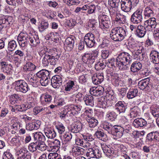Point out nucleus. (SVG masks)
<instances>
[{"mask_svg": "<svg viewBox=\"0 0 159 159\" xmlns=\"http://www.w3.org/2000/svg\"><path fill=\"white\" fill-rule=\"evenodd\" d=\"M132 56L128 52H122L119 53L116 60L113 58L109 60L111 66L117 67L121 70H126L132 62Z\"/></svg>", "mask_w": 159, "mask_h": 159, "instance_id": "1", "label": "nucleus"}, {"mask_svg": "<svg viewBox=\"0 0 159 159\" xmlns=\"http://www.w3.org/2000/svg\"><path fill=\"white\" fill-rule=\"evenodd\" d=\"M60 54L58 52L56 49H47L46 52L42 60L43 66H46L49 64L55 65L58 61Z\"/></svg>", "mask_w": 159, "mask_h": 159, "instance_id": "2", "label": "nucleus"}, {"mask_svg": "<svg viewBox=\"0 0 159 159\" xmlns=\"http://www.w3.org/2000/svg\"><path fill=\"white\" fill-rule=\"evenodd\" d=\"M127 33L126 29L122 27H117L111 30L110 37L115 41H121L126 36Z\"/></svg>", "mask_w": 159, "mask_h": 159, "instance_id": "3", "label": "nucleus"}, {"mask_svg": "<svg viewBox=\"0 0 159 159\" xmlns=\"http://www.w3.org/2000/svg\"><path fill=\"white\" fill-rule=\"evenodd\" d=\"M50 73L49 71L46 70H42L36 74V76L39 79V82L43 86H47L49 82L48 79Z\"/></svg>", "mask_w": 159, "mask_h": 159, "instance_id": "4", "label": "nucleus"}, {"mask_svg": "<svg viewBox=\"0 0 159 159\" xmlns=\"http://www.w3.org/2000/svg\"><path fill=\"white\" fill-rule=\"evenodd\" d=\"M13 84L17 92L25 93L30 89L27 84L23 80L16 81Z\"/></svg>", "mask_w": 159, "mask_h": 159, "instance_id": "5", "label": "nucleus"}, {"mask_svg": "<svg viewBox=\"0 0 159 159\" xmlns=\"http://www.w3.org/2000/svg\"><path fill=\"white\" fill-rule=\"evenodd\" d=\"M143 20L142 10L138 9L131 16L130 21L134 24H138L141 23Z\"/></svg>", "mask_w": 159, "mask_h": 159, "instance_id": "6", "label": "nucleus"}, {"mask_svg": "<svg viewBox=\"0 0 159 159\" xmlns=\"http://www.w3.org/2000/svg\"><path fill=\"white\" fill-rule=\"evenodd\" d=\"M17 39L20 46L22 47L30 43V36L26 33L21 32L18 36Z\"/></svg>", "mask_w": 159, "mask_h": 159, "instance_id": "7", "label": "nucleus"}, {"mask_svg": "<svg viewBox=\"0 0 159 159\" xmlns=\"http://www.w3.org/2000/svg\"><path fill=\"white\" fill-rule=\"evenodd\" d=\"M99 26L102 29L109 28L111 21L108 16L106 15H100L98 17Z\"/></svg>", "mask_w": 159, "mask_h": 159, "instance_id": "8", "label": "nucleus"}, {"mask_svg": "<svg viewBox=\"0 0 159 159\" xmlns=\"http://www.w3.org/2000/svg\"><path fill=\"white\" fill-rule=\"evenodd\" d=\"M84 41L86 46L89 48L93 47L95 43L94 35L91 33H88L85 36Z\"/></svg>", "mask_w": 159, "mask_h": 159, "instance_id": "9", "label": "nucleus"}, {"mask_svg": "<svg viewBox=\"0 0 159 159\" xmlns=\"http://www.w3.org/2000/svg\"><path fill=\"white\" fill-rule=\"evenodd\" d=\"M120 3L121 9L122 11L128 12L131 10L132 5L130 0H121Z\"/></svg>", "mask_w": 159, "mask_h": 159, "instance_id": "10", "label": "nucleus"}, {"mask_svg": "<svg viewBox=\"0 0 159 159\" xmlns=\"http://www.w3.org/2000/svg\"><path fill=\"white\" fill-rule=\"evenodd\" d=\"M62 81L61 77L58 75L53 76L51 80L52 86L54 88L58 89L61 85Z\"/></svg>", "mask_w": 159, "mask_h": 159, "instance_id": "11", "label": "nucleus"}, {"mask_svg": "<svg viewBox=\"0 0 159 159\" xmlns=\"http://www.w3.org/2000/svg\"><path fill=\"white\" fill-rule=\"evenodd\" d=\"M127 108V105L124 101H119L115 104V109L119 114L125 112Z\"/></svg>", "mask_w": 159, "mask_h": 159, "instance_id": "12", "label": "nucleus"}, {"mask_svg": "<svg viewBox=\"0 0 159 159\" xmlns=\"http://www.w3.org/2000/svg\"><path fill=\"white\" fill-rule=\"evenodd\" d=\"M16 154L19 156L17 159H31V154L27 150H18Z\"/></svg>", "mask_w": 159, "mask_h": 159, "instance_id": "13", "label": "nucleus"}, {"mask_svg": "<svg viewBox=\"0 0 159 159\" xmlns=\"http://www.w3.org/2000/svg\"><path fill=\"white\" fill-rule=\"evenodd\" d=\"M104 91V88L101 86L97 87H93L90 89V93L91 95L94 96H102Z\"/></svg>", "mask_w": 159, "mask_h": 159, "instance_id": "14", "label": "nucleus"}, {"mask_svg": "<svg viewBox=\"0 0 159 159\" xmlns=\"http://www.w3.org/2000/svg\"><path fill=\"white\" fill-rule=\"evenodd\" d=\"M12 17L11 16H8L7 18L3 16H1L0 17V24L3 28L8 27L12 23Z\"/></svg>", "mask_w": 159, "mask_h": 159, "instance_id": "15", "label": "nucleus"}, {"mask_svg": "<svg viewBox=\"0 0 159 159\" xmlns=\"http://www.w3.org/2000/svg\"><path fill=\"white\" fill-rule=\"evenodd\" d=\"M41 121L38 120H34L33 122L28 123L26 125V129L28 130L38 129L41 125Z\"/></svg>", "mask_w": 159, "mask_h": 159, "instance_id": "16", "label": "nucleus"}, {"mask_svg": "<svg viewBox=\"0 0 159 159\" xmlns=\"http://www.w3.org/2000/svg\"><path fill=\"white\" fill-rule=\"evenodd\" d=\"M75 41L73 38L69 37L66 39L64 44V48L67 51L71 50L73 48Z\"/></svg>", "mask_w": 159, "mask_h": 159, "instance_id": "17", "label": "nucleus"}, {"mask_svg": "<svg viewBox=\"0 0 159 159\" xmlns=\"http://www.w3.org/2000/svg\"><path fill=\"white\" fill-rule=\"evenodd\" d=\"M52 99V96L47 93L42 94L40 97L41 103L43 105L50 103Z\"/></svg>", "mask_w": 159, "mask_h": 159, "instance_id": "18", "label": "nucleus"}, {"mask_svg": "<svg viewBox=\"0 0 159 159\" xmlns=\"http://www.w3.org/2000/svg\"><path fill=\"white\" fill-rule=\"evenodd\" d=\"M103 74V73H98L94 75L92 77L93 83L97 85L101 84L104 80Z\"/></svg>", "mask_w": 159, "mask_h": 159, "instance_id": "19", "label": "nucleus"}, {"mask_svg": "<svg viewBox=\"0 0 159 159\" xmlns=\"http://www.w3.org/2000/svg\"><path fill=\"white\" fill-rule=\"evenodd\" d=\"M150 81V79L149 77L139 81L138 84L139 88L141 90H143L149 87V85Z\"/></svg>", "mask_w": 159, "mask_h": 159, "instance_id": "20", "label": "nucleus"}, {"mask_svg": "<svg viewBox=\"0 0 159 159\" xmlns=\"http://www.w3.org/2000/svg\"><path fill=\"white\" fill-rule=\"evenodd\" d=\"M146 33L145 27L142 25H139V27L134 34L136 36L141 38L144 37Z\"/></svg>", "mask_w": 159, "mask_h": 159, "instance_id": "21", "label": "nucleus"}, {"mask_svg": "<svg viewBox=\"0 0 159 159\" xmlns=\"http://www.w3.org/2000/svg\"><path fill=\"white\" fill-rule=\"evenodd\" d=\"M150 59L154 64L159 63V53L155 51H152L150 54Z\"/></svg>", "mask_w": 159, "mask_h": 159, "instance_id": "22", "label": "nucleus"}, {"mask_svg": "<svg viewBox=\"0 0 159 159\" xmlns=\"http://www.w3.org/2000/svg\"><path fill=\"white\" fill-rule=\"evenodd\" d=\"M82 128V123L80 122H77L71 125V131L73 133H77L81 130Z\"/></svg>", "mask_w": 159, "mask_h": 159, "instance_id": "23", "label": "nucleus"}, {"mask_svg": "<svg viewBox=\"0 0 159 159\" xmlns=\"http://www.w3.org/2000/svg\"><path fill=\"white\" fill-rule=\"evenodd\" d=\"M139 49H137L135 52L134 55L137 60L140 61H143L145 57V53L143 51L144 50L143 47H139Z\"/></svg>", "mask_w": 159, "mask_h": 159, "instance_id": "24", "label": "nucleus"}, {"mask_svg": "<svg viewBox=\"0 0 159 159\" xmlns=\"http://www.w3.org/2000/svg\"><path fill=\"white\" fill-rule=\"evenodd\" d=\"M147 121L143 118H137L133 121V124L136 128L142 127L146 125Z\"/></svg>", "mask_w": 159, "mask_h": 159, "instance_id": "25", "label": "nucleus"}, {"mask_svg": "<svg viewBox=\"0 0 159 159\" xmlns=\"http://www.w3.org/2000/svg\"><path fill=\"white\" fill-rule=\"evenodd\" d=\"M83 100L86 105L91 107L94 105L93 98L91 95L86 94L83 97Z\"/></svg>", "mask_w": 159, "mask_h": 159, "instance_id": "26", "label": "nucleus"}, {"mask_svg": "<svg viewBox=\"0 0 159 159\" xmlns=\"http://www.w3.org/2000/svg\"><path fill=\"white\" fill-rule=\"evenodd\" d=\"M82 60L87 64H93L95 61V58L90 54L85 53L82 56Z\"/></svg>", "mask_w": 159, "mask_h": 159, "instance_id": "27", "label": "nucleus"}, {"mask_svg": "<svg viewBox=\"0 0 159 159\" xmlns=\"http://www.w3.org/2000/svg\"><path fill=\"white\" fill-rule=\"evenodd\" d=\"M142 64L139 61H135L132 63L130 67V70L132 72L135 73L139 71L142 68Z\"/></svg>", "mask_w": 159, "mask_h": 159, "instance_id": "28", "label": "nucleus"}, {"mask_svg": "<svg viewBox=\"0 0 159 159\" xmlns=\"http://www.w3.org/2000/svg\"><path fill=\"white\" fill-rule=\"evenodd\" d=\"M144 24L149 29L155 28L157 25L156 19L155 18H151L145 21Z\"/></svg>", "mask_w": 159, "mask_h": 159, "instance_id": "29", "label": "nucleus"}, {"mask_svg": "<svg viewBox=\"0 0 159 159\" xmlns=\"http://www.w3.org/2000/svg\"><path fill=\"white\" fill-rule=\"evenodd\" d=\"M46 145L42 142V143H31L29 146V149L35 148V149H42V148L46 149Z\"/></svg>", "mask_w": 159, "mask_h": 159, "instance_id": "30", "label": "nucleus"}, {"mask_svg": "<svg viewBox=\"0 0 159 159\" xmlns=\"http://www.w3.org/2000/svg\"><path fill=\"white\" fill-rule=\"evenodd\" d=\"M85 118L90 127H94L98 124V120L93 117H91L89 115H87Z\"/></svg>", "mask_w": 159, "mask_h": 159, "instance_id": "31", "label": "nucleus"}, {"mask_svg": "<svg viewBox=\"0 0 159 159\" xmlns=\"http://www.w3.org/2000/svg\"><path fill=\"white\" fill-rule=\"evenodd\" d=\"M94 135L98 139L103 141H106L107 140L106 134H105L102 130H97Z\"/></svg>", "mask_w": 159, "mask_h": 159, "instance_id": "32", "label": "nucleus"}, {"mask_svg": "<svg viewBox=\"0 0 159 159\" xmlns=\"http://www.w3.org/2000/svg\"><path fill=\"white\" fill-rule=\"evenodd\" d=\"M46 136L49 139H52L56 136V134L53 129L52 128H47L44 130Z\"/></svg>", "mask_w": 159, "mask_h": 159, "instance_id": "33", "label": "nucleus"}, {"mask_svg": "<svg viewBox=\"0 0 159 159\" xmlns=\"http://www.w3.org/2000/svg\"><path fill=\"white\" fill-rule=\"evenodd\" d=\"M75 86L74 81L69 80L64 85L65 90L66 91H70L73 90V88Z\"/></svg>", "mask_w": 159, "mask_h": 159, "instance_id": "34", "label": "nucleus"}, {"mask_svg": "<svg viewBox=\"0 0 159 159\" xmlns=\"http://www.w3.org/2000/svg\"><path fill=\"white\" fill-rule=\"evenodd\" d=\"M36 66L30 62H27L24 66L23 69L25 71H30L35 69Z\"/></svg>", "mask_w": 159, "mask_h": 159, "instance_id": "35", "label": "nucleus"}, {"mask_svg": "<svg viewBox=\"0 0 159 159\" xmlns=\"http://www.w3.org/2000/svg\"><path fill=\"white\" fill-rule=\"evenodd\" d=\"M34 140L43 142L45 140V137L41 132H36L33 134Z\"/></svg>", "mask_w": 159, "mask_h": 159, "instance_id": "36", "label": "nucleus"}, {"mask_svg": "<svg viewBox=\"0 0 159 159\" xmlns=\"http://www.w3.org/2000/svg\"><path fill=\"white\" fill-rule=\"evenodd\" d=\"M139 109L137 106L131 108L130 110V116L131 118L137 117L139 114Z\"/></svg>", "mask_w": 159, "mask_h": 159, "instance_id": "37", "label": "nucleus"}, {"mask_svg": "<svg viewBox=\"0 0 159 159\" xmlns=\"http://www.w3.org/2000/svg\"><path fill=\"white\" fill-rule=\"evenodd\" d=\"M150 112L154 117L159 116V107L157 106H152L150 108Z\"/></svg>", "mask_w": 159, "mask_h": 159, "instance_id": "38", "label": "nucleus"}, {"mask_svg": "<svg viewBox=\"0 0 159 159\" xmlns=\"http://www.w3.org/2000/svg\"><path fill=\"white\" fill-rule=\"evenodd\" d=\"M138 90L137 89H130L127 93L128 99H132L136 97L137 94Z\"/></svg>", "mask_w": 159, "mask_h": 159, "instance_id": "39", "label": "nucleus"}, {"mask_svg": "<svg viewBox=\"0 0 159 159\" xmlns=\"http://www.w3.org/2000/svg\"><path fill=\"white\" fill-rule=\"evenodd\" d=\"M113 125L107 122H104L103 124V128L107 131L109 134L112 133V129Z\"/></svg>", "mask_w": 159, "mask_h": 159, "instance_id": "40", "label": "nucleus"}, {"mask_svg": "<svg viewBox=\"0 0 159 159\" xmlns=\"http://www.w3.org/2000/svg\"><path fill=\"white\" fill-rule=\"evenodd\" d=\"M144 14L145 17H149L154 16V12L150 7H147L144 10Z\"/></svg>", "mask_w": 159, "mask_h": 159, "instance_id": "41", "label": "nucleus"}, {"mask_svg": "<svg viewBox=\"0 0 159 159\" xmlns=\"http://www.w3.org/2000/svg\"><path fill=\"white\" fill-rule=\"evenodd\" d=\"M120 0H108V4L113 9V8H117L120 5Z\"/></svg>", "mask_w": 159, "mask_h": 159, "instance_id": "42", "label": "nucleus"}, {"mask_svg": "<svg viewBox=\"0 0 159 159\" xmlns=\"http://www.w3.org/2000/svg\"><path fill=\"white\" fill-rule=\"evenodd\" d=\"M48 110L47 107H35L33 109V112L35 115H37L40 112H42L44 113Z\"/></svg>", "mask_w": 159, "mask_h": 159, "instance_id": "43", "label": "nucleus"}, {"mask_svg": "<svg viewBox=\"0 0 159 159\" xmlns=\"http://www.w3.org/2000/svg\"><path fill=\"white\" fill-rule=\"evenodd\" d=\"M107 118L111 121H113L116 118V114L114 111H108L106 114Z\"/></svg>", "mask_w": 159, "mask_h": 159, "instance_id": "44", "label": "nucleus"}, {"mask_svg": "<svg viewBox=\"0 0 159 159\" xmlns=\"http://www.w3.org/2000/svg\"><path fill=\"white\" fill-rule=\"evenodd\" d=\"M16 46V41L14 40H12L9 42L7 48L9 51H12L15 49Z\"/></svg>", "mask_w": 159, "mask_h": 159, "instance_id": "45", "label": "nucleus"}, {"mask_svg": "<svg viewBox=\"0 0 159 159\" xmlns=\"http://www.w3.org/2000/svg\"><path fill=\"white\" fill-rule=\"evenodd\" d=\"M6 2L9 5L15 6L21 5L22 2V0H6Z\"/></svg>", "mask_w": 159, "mask_h": 159, "instance_id": "46", "label": "nucleus"}, {"mask_svg": "<svg viewBox=\"0 0 159 159\" xmlns=\"http://www.w3.org/2000/svg\"><path fill=\"white\" fill-rule=\"evenodd\" d=\"M55 127L60 134H62L65 130V128L63 125L60 122L57 123Z\"/></svg>", "mask_w": 159, "mask_h": 159, "instance_id": "47", "label": "nucleus"}, {"mask_svg": "<svg viewBox=\"0 0 159 159\" xmlns=\"http://www.w3.org/2000/svg\"><path fill=\"white\" fill-rule=\"evenodd\" d=\"M49 26V24L47 22H42L39 27V31L40 32L43 31L47 29Z\"/></svg>", "mask_w": 159, "mask_h": 159, "instance_id": "48", "label": "nucleus"}, {"mask_svg": "<svg viewBox=\"0 0 159 159\" xmlns=\"http://www.w3.org/2000/svg\"><path fill=\"white\" fill-rule=\"evenodd\" d=\"M110 54L109 50L108 49L102 50L101 51V57L104 59H106Z\"/></svg>", "mask_w": 159, "mask_h": 159, "instance_id": "49", "label": "nucleus"}, {"mask_svg": "<svg viewBox=\"0 0 159 159\" xmlns=\"http://www.w3.org/2000/svg\"><path fill=\"white\" fill-rule=\"evenodd\" d=\"M72 105H69L67 109L68 110V112H69L70 116H71L77 115V112L74 109V108H72V107H73Z\"/></svg>", "mask_w": 159, "mask_h": 159, "instance_id": "50", "label": "nucleus"}, {"mask_svg": "<svg viewBox=\"0 0 159 159\" xmlns=\"http://www.w3.org/2000/svg\"><path fill=\"white\" fill-rule=\"evenodd\" d=\"M99 150H92L89 152H87L86 153V155L87 156L90 157H93L94 156H96V152L98 153Z\"/></svg>", "mask_w": 159, "mask_h": 159, "instance_id": "51", "label": "nucleus"}, {"mask_svg": "<svg viewBox=\"0 0 159 159\" xmlns=\"http://www.w3.org/2000/svg\"><path fill=\"white\" fill-rule=\"evenodd\" d=\"M127 89L128 88L127 87L122 88L118 89L119 94L121 98H123L125 95Z\"/></svg>", "mask_w": 159, "mask_h": 159, "instance_id": "52", "label": "nucleus"}, {"mask_svg": "<svg viewBox=\"0 0 159 159\" xmlns=\"http://www.w3.org/2000/svg\"><path fill=\"white\" fill-rule=\"evenodd\" d=\"M29 43H30L32 46H36L39 43V41L38 39H36L34 37H30Z\"/></svg>", "mask_w": 159, "mask_h": 159, "instance_id": "53", "label": "nucleus"}, {"mask_svg": "<svg viewBox=\"0 0 159 159\" xmlns=\"http://www.w3.org/2000/svg\"><path fill=\"white\" fill-rule=\"evenodd\" d=\"M106 66L103 63L100 62H98L95 65V68L97 70L102 69Z\"/></svg>", "mask_w": 159, "mask_h": 159, "instance_id": "54", "label": "nucleus"}, {"mask_svg": "<svg viewBox=\"0 0 159 159\" xmlns=\"http://www.w3.org/2000/svg\"><path fill=\"white\" fill-rule=\"evenodd\" d=\"M123 135L122 131H118L113 133V138L115 139H117L121 137Z\"/></svg>", "mask_w": 159, "mask_h": 159, "instance_id": "55", "label": "nucleus"}, {"mask_svg": "<svg viewBox=\"0 0 159 159\" xmlns=\"http://www.w3.org/2000/svg\"><path fill=\"white\" fill-rule=\"evenodd\" d=\"M8 66H10V67L8 66L6 68H5V69L3 70L2 72L7 73V75H10L12 73L13 67L12 65L11 64H9Z\"/></svg>", "mask_w": 159, "mask_h": 159, "instance_id": "56", "label": "nucleus"}, {"mask_svg": "<svg viewBox=\"0 0 159 159\" xmlns=\"http://www.w3.org/2000/svg\"><path fill=\"white\" fill-rule=\"evenodd\" d=\"M82 136L83 138V139L86 141H92L93 140L92 135L89 134H87L85 135L82 134Z\"/></svg>", "mask_w": 159, "mask_h": 159, "instance_id": "57", "label": "nucleus"}, {"mask_svg": "<svg viewBox=\"0 0 159 159\" xmlns=\"http://www.w3.org/2000/svg\"><path fill=\"white\" fill-rule=\"evenodd\" d=\"M72 138V135L71 133H67L63 136V140L66 142L70 141Z\"/></svg>", "mask_w": 159, "mask_h": 159, "instance_id": "58", "label": "nucleus"}, {"mask_svg": "<svg viewBox=\"0 0 159 159\" xmlns=\"http://www.w3.org/2000/svg\"><path fill=\"white\" fill-rule=\"evenodd\" d=\"M8 64L6 62L1 61H0V69L2 71H3L4 69H5V68H6L8 66Z\"/></svg>", "mask_w": 159, "mask_h": 159, "instance_id": "59", "label": "nucleus"}, {"mask_svg": "<svg viewBox=\"0 0 159 159\" xmlns=\"http://www.w3.org/2000/svg\"><path fill=\"white\" fill-rule=\"evenodd\" d=\"M87 77L86 75H82L80 76L79 78V82L82 84L85 83L87 81Z\"/></svg>", "mask_w": 159, "mask_h": 159, "instance_id": "60", "label": "nucleus"}, {"mask_svg": "<svg viewBox=\"0 0 159 159\" xmlns=\"http://www.w3.org/2000/svg\"><path fill=\"white\" fill-rule=\"evenodd\" d=\"M3 159H13V158L10 152H6L4 153Z\"/></svg>", "mask_w": 159, "mask_h": 159, "instance_id": "61", "label": "nucleus"}, {"mask_svg": "<svg viewBox=\"0 0 159 159\" xmlns=\"http://www.w3.org/2000/svg\"><path fill=\"white\" fill-rule=\"evenodd\" d=\"M138 27L139 25H136V24H134L132 23V24H130L129 28L131 32H134V34Z\"/></svg>", "mask_w": 159, "mask_h": 159, "instance_id": "62", "label": "nucleus"}, {"mask_svg": "<svg viewBox=\"0 0 159 159\" xmlns=\"http://www.w3.org/2000/svg\"><path fill=\"white\" fill-rule=\"evenodd\" d=\"M72 152L73 155L74 157H77L80 156V155H82L83 152L81 151H80V150H76V151L75 150L73 151L72 150Z\"/></svg>", "mask_w": 159, "mask_h": 159, "instance_id": "63", "label": "nucleus"}, {"mask_svg": "<svg viewBox=\"0 0 159 159\" xmlns=\"http://www.w3.org/2000/svg\"><path fill=\"white\" fill-rule=\"evenodd\" d=\"M58 156L57 152L51 153L48 155V159H56Z\"/></svg>", "mask_w": 159, "mask_h": 159, "instance_id": "64", "label": "nucleus"}]
</instances>
